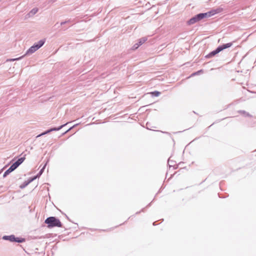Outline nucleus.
I'll return each mask as SVG.
<instances>
[{
  "mask_svg": "<svg viewBox=\"0 0 256 256\" xmlns=\"http://www.w3.org/2000/svg\"><path fill=\"white\" fill-rule=\"evenodd\" d=\"M44 42L45 41L44 40H41L38 42L35 43L26 51V54L30 55L34 53L44 44Z\"/></svg>",
  "mask_w": 256,
  "mask_h": 256,
  "instance_id": "1",
  "label": "nucleus"
},
{
  "mask_svg": "<svg viewBox=\"0 0 256 256\" xmlns=\"http://www.w3.org/2000/svg\"><path fill=\"white\" fill-rule=\"evenodd\" d=\"M45 222L48 224L49 227L60 226L61 224L60 220L54 217H50L46 218Z\"/></svg>",
  "mask_w": 256,
  "mask_h": 256,
  "instance_id": "2",
  "label": "nucleus"
},
{
  "mask_svg": "<svg viewBox=\"0 0 256 256\" xmlns=\"http://www.w3.org/2000/svg\"><path fill=\"white\" fill-rule=\"evenodd\" d=\"M232 46V43H228L226 44H224L222 46H219L215 50L212 51L211 52L208 56L210 57L214 56L215 54L219 53L222 50L224 49H226V48H228Z\"/></svg>",
  "mask_w": 256,
  "mask_h": 256,
  "instance_id": "3",
  "label": "nucleus"
},
{
  "mask_svg": "<svg viewBox=\"0 0 256 256\" xmlns=\"http://www.w3.org/2000/svg\"><path fill=\"white\" fill-rule=\"evenodd\" d=\"M218 12V11L216 12H206V13H202V14H198L196 15V16L197 18H198V20L200 21V20H201L205 18L210 17L214 15V14L217 13Z\"/></svg>",
  "mask_w": 256,
  "mask_h": 256,
  "instance_id": "4",
  "label": "nucleus"
},
{
  "mask_svg": "<svg viewBox=\"0 0 256 256\" xmlns=\"http://www.w3.org/2000/svg\"><path fill=\"white\" fill-rule=\"evenodd\" d=\"M3 239L5 240H8L10 242H22V240H20L18 238H16L14 236H4L3 237Z\"/></svg>",
  "mask_w": 256,
  "mask_h": 256,
  "instance_id": "5",
  "label": "nucleus"
},
{
  "mask_svg": "<svg viewBox=\"0 0 256 256\" xmlns=\"http://www.w3.org/2000/svg\"><path fill=\"white\" fill-rule=\"evenodd\" d=\"M66 124H64V125H62V126H60V127L57 128H51V129H50V130H47V131H46V132H44L42 133V134H40L38 135V136H42V135L46 134H48V132H52V131H56V130H60V129H61L63 126H64Z\"/></svg>",
  "mask_w": 256,
  "mask_h": 256,
  "instance_id": "6",
  "label": "nucleus"
},
{
  "mask_svg": "<svg viewBox=\"0 0 256 256\" xmlns=\"http://www.w3.org/2000/svg\"><path fill=\"white\" fill-rule=\"evenodd\" d=\"M38 10L39 9L38 8L34 7L30 10V11L29 12L28 14L30 16H34L38 12Z\"/></svg>",
  "mask_w": 256,
  "mask_h": 256,
  "instance_id": "7",
  "label": "nucleus"
},
{
  "mask_svg": "<svg viewBox=\"0 0 256 256\" xmlns=\"http://www.w3.org/2000/svg\"><path fill=\"white\" fill-rule=\"evenodd\" d=\"M199 20H198V18H197L196 16H195L193 17L192 18H190L188 22V24H192L196 22H198Z\"/></svg>",
  "mask_w": 256,
  "mask_h": 256,
  "instance_id": "8",
  "label": "nucleus"
},
{
  "mask_svg": "<svg viewBox=\"0 0 256 256\" xmlns=\"http://www.w3.org/2000/svg\"><path fill=\"white\" fill-rule=\"evenodd\" d=\"M36 178V176H34V178H32L31 180H30L28 182H24V184H22V185H21L20 186V188H24L28 184H30V182H32V181H33Z\"/></svg>",
  "mask_w": 256,
  "mask_h": 256,
  "instance_id": "9",
  "label": "nucleus"
},
{
  "mask_svg": "<svg viewBox=\"0 0 256 256\" xmlns=\"http://www.w3.org/2000/svg\"><path fill=\"white\" fill-rule=\"evenodd\" d=\"M18 166V165L15 162L10 166L9 168L12 172L14 170H16Z\"/></svg>",
  "mask_w": 256,
  "mask_h": 256,
  "instance_id": "10",
  "label": "nucleus"
},
{
  "mask_svg": "<svg viewBox=\"0 0 256 256\" xmlns=\"http://www.w3.org/2000/svg\"><path fill=\"white\" fill-rule=\"evenodd\" d=\"M24 158H20L16 162V163L19 166L24 161Z\"/></svg>",
  "mask_w": 256,
  "mask_h": 256,
  "instance_id": "11",
  "label": "nucleus"
},
{
  "mask_svg": "<svg viewBox=\"0 0 256 256\" xmlns=\"http://www.w3.org/2000/svg\"><path fill=\"white\" fill-rule=\"evenodd\" d=\"M146 38H140L138 40V43L141 46L142 44H143L146 41Z\"/></svg>",
  "mask_w": 256,
  "mask_h": 256,
  "instance_id": "12",
  "label": "nucleus"
},
{
  "mask_svg": "<svg viewBox=\"0 0 256 256\" xmlns=\"http://www.w3.org/2000/svg\"><path fill=\"white\" fill-rule=\"evenodd\" d=\"M23 56H20V57H19V58H10V59H8L6 60L7 62H14L15 60H20Z\"/></svg>",
  "mask_w": 256,
  "mask_h": 256,
  "instance_id": "13",
  "label": "nucleus"
},
{
  "mask_svg": "<svg viewBox=\"0 0 256 256\" xmlns=\"http://www.w3.org/2000/svg\"><path fill=\"white\" fill-rule=\"evenodd\" d=\"M11 172H12V171L10 169L8 168V170H7L4 173V177H5L8 174L10 173Z\"/></svg>",
  "mask_w": 256,
  "mask_h": 256,
  "instance_id": "14",
  "label": "nucleus"
},
{
  "mask_svg": "<svg viewBox=\"0 0 256 256\" xmlns=\"http://www.w3.org/2000/svg\"><path fill=\"white\" fill-rule=\"evenodd\" d=\"M140 45L139 44L138 42L135 44L133 46L132 49L133 50H136L137 49Z\"/></svg>",
  "mask_w": 256,
  "mask_h": 256,
  "instance_id": "15",
  "label": "nucleus"
},
{
  "mask_svg": "<svg viewBox=\"0 0 256 256\" xmlns=\"http://www.w3.org/2000/svg\"><path fill=\"white\" fill-rule=\"evenodd\" d=\"M152 94L156 96H160V92H152Z\"/></svg>",
  "mask_w": 256,
  "mask_h": 256,
  "instance_id": "16",
  "label": "nucleus"
},
{
  "mask_svg": "<svg viewBox=\"0 0 256 256\" xmlns=\"http://www.w3.org/2000/svg\"><path fill=\"white\" fill-rule=\"evenodd\" d=\"M45 166H46V165L43 167V168L40 170V172H39V174L38 176H36V178L39 176H40L42 172H43V171H44V168H45Z\"/></svg>",
  "mask_w": 256,
  "mask_h": 256,
  "instance_id": "17",
  "label": "nucleus"
},
{
  "mask_svg": "<svg viewBox=\"0 0 256 256\" xmlns=\"http://www.w3.org/2000/svg\"><path fill=\"white\" fill-rule=\"evenodd\" d=\"M72 128H73V126H72V127H71L70 128H69V130H67L65 133H66V132H68V131H69L71 129H72Z\"/></svg>",
  "mask_w": 256,
  "mask_h": 256,
  "instance_id": "18",
  "label": "nucleus"
}]
</instances>
